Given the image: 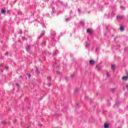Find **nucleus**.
<instances>
[{"label":"nucleus","instance_id":"nucleus-7","mask_svg":"<svg viewBox=\"0 0 128 128\" xmlns=\"http://www.w3.org/2000/svg\"><path fill=\"white\" fill-rule=\"evenodd\" d=\"M1 14H6V10H4V9H2L1 10Z\"/></svg>","mask_w":128,"mask_h":128},{"label":"nucleus","instance_id":"nucleus-3","mask_svg":"<svg viewBox=\"0 0 128 128\" xmlns=\"http://www.w3.org/2000/svg\"><path fill=\"white\" fill-rule=\"evenodd\" d=\"M109 125L108 123H105L104 124V128H108Z\"/></svg>","mask_w":128,"mask_h":128},{"label":"nucleus","instance_id":"nucleus-13","mask_svg":"<svg viewBox=\"0 0 128 128\" xmlns=\"http://www.w3.org/2000/svg\"><path fill=\"white\" fill-rule=\"evenodd\" d=\"M6 70H8V66H6Z\"/></svg>","mask_w":128,"mask_h":128},{"label":"nucleus","instance_id":"nucleus-15","mask_svg":"<svg viewBox=\"0 0 128 128\" xmlns=\"http://www.w3.org/2000/svg\"><path fill=\"white\" fill-rule=\"evenodd\" d=\"M8 54V52H6V54Z\"/></svg>","mask_w":128,"mask_h":128},{"label":"nucleus","instance_id":"nucleus-10","mask_svg":"<svg viewBox=\"0 0 128 128\" xmlns=\"http://www.w3.org/2000/svg\"><path fill=\"white\" fill-rule=\"evenodd\" d=\"M106 76H110V72H106Z\"/></svg>","mask_w":128,"mask_h":128},{"label":"nucleus","instance_id":"nucleus-4","mask_svg":"<svg viewBox=\"0 0 128 128\" xmlns=\"http://www.w3.org/2000/svg\"><path fill=\"white\" fill-rule=\"evenodd\" d=\"M118 20H122L123 18L122 16H117Z\"/></svg>","mask_w":128,"mask_h":128},{"label":"nucleus","instance_id":"nucleus-9","mask_svg":"<svg viewBox=\"0 0 128 128\" xmlns=\"http://www.w3.org/2000/svg\"><path fill=\"white\" fill-rule=\"evenodd\" d=\"M26 50H30V46H27L26 47Z\"/></svg>","mask_w":128,"mask_h":128},{"label":"nucleus","instance_id":"nucleus-16","mask_svg":"<svg viewBox=\"0 0 128 128\" xmlns=\"http://www.w3.org/2000/svg\"><path fill=\"white\" fill-rule=\"evenodd\" d=\"M16 86H20V84H16Z\"/></svg>","mask_w":128,"mask_h":128},{"label":"nucleus","instance_id":"nucleus-18","mask_svg":"<svg viewBox=\"0 0 128 128\" xmlns=\"http://www.w3.org/2000/svg\"><path fill=\"white\" fill-rule=\"evenodd\" d=\"M28 76H30V75H29Z\"/></svg>","mask_w":128,"mask_h":128},{"label":"nucleus","instance_id":"nucleus-5","mask_svg":"<svg viewBox=\"0 0 128 128\" xmlns=\"http://www.w3.org/2000/svg\"><path fill=\"white\" fill-rule=\"evenodd\" d=\"M120 28L121 32H124V26H121Z\"/></svg>","mask_w":128,"mask_h":128},{"label":"nucleus","instance_id":"nucleus-6","mask_svg":"<svg viewBox=\"0 0 128 128\" xmlns=\"http://www.w3.org/2000/svg\"><path fill=\"white\" fill-rule=\"evenodd\" d=\"M111 68H112V70H114L116 68V66L114 65H112Z\"/></svg>","mask_w":128,"mask_h":128},{"label":"nucleus","instance_id":"nucleus-19","mask_svg":"<svg viewBox=\"0 0 128 128\" xmlns=\"http://www.w3.org/2000/svg\"><path fill=\"white\" fill-rule=\"evenodd\" d=\"M115 106H116V104H115Z\"/></svg>","mask_w":128,"mask_h":128},{"label":"nucleus","instance_id":"nucleus-8","mask_svg":"<svg viewBox=\"0 0 128 128\" xmlns=\"http://www.w3.org/2000/svg\"><path fill=\"white\" fill-rule=\"evenodd\" d=\"M87 32H88V34H92V30H90V29H88Z\"/></svg>","mask_w":128,"mask_h":128},{"label":"nucleus","instance_id":"nucleus-14","mask_svg":"<svg viewBox=\"0 0 128 128\" xmlns=\"http://www.w3.org/2000/svg\"><path fill=\"white\" fill-rule=\"evenodd\" d=\"M20 34H22V32H20Z\"/></svg>","mask_w":128,"mask_h":128},{"label":"nucleus","instance_id":"nucleus-17","mask_svg":"<svg viewBox=\"0 0 128 128\" xmlns=\"http://www.w3.org/2000/svg\"><path fill=\"white\" fill-rule=\"evenodd\" d=\"M126 88H128V85H126Z\"/></svg>","mask_w":128,"mask_h":128},{"label":"nucleus","instance_id":"nucleus-12","mask_svg":"<svg viewBox=\"0 0 128 128\" xmlns=\"http://www.w3.org/2000/svg\"><path fill=\"white\" fill-rule=\"evenodd\" d=\"M57 74H60V71H58Z\"/></svg>","mask_w":128,"mask_h":128},{"label":"nucleus","instance_id":"nucleus-11","mask_svg":"<svg viewBox=\"0 0 128 128\" xmlns=\"http://www.w3.org/2000/svg\"><path fill=\"white\" fill-rule=\"evenodd\" d=\"M2 124H6V122L3 121V122H2Z\"/></svg>","mask_w":128,"mask_h":128},{"label":"nucleus","instance_id":"nucleus-1","mask_svg":"<svg viewBox=\"0 0 128 128\" xmlns=\"http://www.w3.org/2000/svg\"><path fill=\"white\" fill-rule=\"evenodd\" d=\"M90 66H94V60H90Z\"/></svg>","mask_w":128,"mask_h":128},{"label":"nucleus","instance_id":"nucleus-2","mask_svg":"<svg viewBox=\"0 0 128 128\" xmlns=\"http://www.w3.org/2000/svg\"><path fill=\"white\" fill-rule=\"evenodd\" d=\"M122 80H128V76H123V77L122 78Z\"/></svg>","mask_w":128,"mask_h":128}]
</instances>
